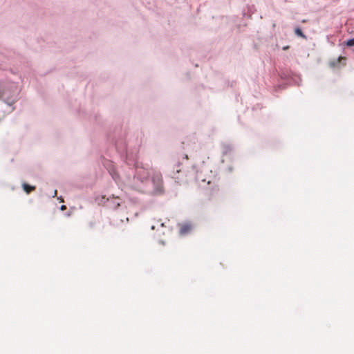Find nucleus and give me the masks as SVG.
<instances>
[{
  "mask_svg": "<svg viewBox=\"0 0 354 354\" xmlns=\"http://www.w3.org/2000/svg\"><path fill=\"white\" fill-rule=\"evenodd\" d=\"M185 172L181 169H176L173 171L172 178L176 180L178 183H181L185 180Z\"/></svg>",
  "mask_w": 354,
  "mask_h": 354,
  "instance_id": "nucleus-1",
  "label": "nucleus"
},
{
  "mask_svg": "<svg viewBox=\"0 0 354 354\" xmlns=\"http://www.w3.org/2000/svg\"><path fill=\"white\" fill-rule=\"evenodd\" d=\"M346 65V57L340 56L337 59H335L333 61H330L329 62V66L331 68H336L339 67L340 66H345Z\"/></svg>",
  "mask_w": 354,
  "mask_h": 354,
  "instance_id": "nucleus-2",
  "label": "nucleus"
},
{
  "mask_svg": "<svg viewBox=\"0 0 354 354\" xmlns=\"http://www.w3.org/2000/svg\"><path fill=\"white\" fill-rule=\"evenodd\" d=\"M179 226H180L179 233L181 235H185V234L189 233L192 228V225L190 223H183V224H180Z\"/></svg>",
  "mask_w": 354,
  "mask_h": 354,
  "instance_id": "nucleus-3",
  "label": "nucleus"
},
{
  "mask_svg": "<svg viewBox=\"0 0 354 354\" xmlns=\"http://www.w3.org/2000/svg\"><path fill=\"white\" fill-rule=\"evenodd\" d=\"M23 189L26 194H30L31 192L35 191L36 187L35 186L30 185L27 183L22 185Z\"/></svg>",
  "mask_w": 354,
  "mask_h": 354,
  "instance_id": "nucleus-4",
  "label": "nucleus"
},
{
  "mask_svg": "<svg viewBox=\"0 0 354 354\" xmlns=\"http://www.w3.org/2000/svg\"><path fill=\"white\" fill-rule=\"evenodd\" d=\"M218 191H219L218 186V185L215 186V187L213 188L212 191V192H210V194H209V199H211V198L213 197V196H214L215 194H216Z\"/></svg>",
  "mask_w": 354,
  "mask_h": 354,
  "instance_id": "nucleus-5",
  "label": "nucleus"
},
{
  "mask_svg": "<svg viewBox=\"0 0 354 354\" xmlns=\"http://www.w3.org/2000/svg\"><path fill=\"white\" fill-rule=\"evenodd\" d=\"M295 32L297 35L303 38H306V36L304 35V33L302 32L301 30L299 28H295Z\"/></svg>",
  "mask_w": 354,
  "mask_h": 354,
  "instance_id": "nucleus-6",
  "label": "nucleus"
},
{
  "mask_svg": "<svg viewBox=\"0 0 354 354\" xmlns=\"http://www.w3.org/2000/svg\"><path fill=\"white\" fill-rule=\"evenodd\" d=\"M157 180L158 183H160L162 180L161 174L158 172L155 174V176L153 178V180Z\"/></svg>",
  "mask_w": 354,
  "mask_h": 354,
  "instance_id": "nucleus-7",
  "label": "nucleus"
},
{
  "mask_svg": "<svg viewBox=\"0 0 354 354\" xmlns=\"http://www.w3.org/2000/svg\"><path fill=\"white\" fill-rule=\"evenodd\" d=\"M346 45H347L348 46H354V38L351 39H348V40L346 41Z\"/></svg>",
  "mask_w": 354,
  "mask_h": 354,
  "instance_id": "nucleus-8",
  "label": "nucleus"
},
{
  "mask_svg": "<svg viewBox=\"0 0 354 354\" xmlns=\"http://www.w3.org/2000/svg\"><path fill=\"white\" fill-rule=\"evenodd\" d=\"M4 95V92L0 88V99H1Z\"/></svg>",
  "mask_w": 354,
  "mask_h": 354,
  "instance_id": "nucleus-9",
  "label": "nucleus"
},
{
  "mask_svg": "<svg viewBox=\"0 0 354 354\" xmlns=\"http://www.w3.org/2000/svg\"><path fill=\"white\" fill-rule=\"evenodd\" d=\"M137 189L139 191V192H145V189L142 188V187H138Z\"/></svg>",
  "mask_w": 354,
  "mask_h": 354,
  "instance_id": "nucleus-10",
  "label": "nucleus"
},
{
  "mask_svg": "<svg viewBox=\"0 0 354 354\" xmlns=\"http://www.w3.org/2000/svg\"><path fill=\"white\" fill-rule=\"evenodd\" d=\"M60 209H61V210L63 211V210H65L66 209V205H63L61 206Z\"/></svg>",
  "mask_w": 354,
  "mask_h": 354,
  "instance_id": "nucleus-11",
  "label": "nucleus"
},
{
  "mask_svg": "<svg viewBox=\"0 0 354 354\" xmlns=\"http://www.w3.org/2000/svg\"><path fill=\"white\" fill-rule=\"evenodd\" d=\"M140 173H138V176H137V178H137V179L140 178Z\"/></svg>",
  "mask_w": 354,
  "mask_h": 354,
  "instance_id": "nucleus-12",
  "label": "nucleus"
},
{
  "mask_svg": "<svg viewBox=\"0 0 354 354\" xmlns=\"http://www.w3.org/2000/svg\"><path fill=\"white\" fill-rule=\"evenodd\" d=\"M145 180H147V178H148V172H147V176L145 177Z\"/></svg>",
  "mask_w": 354,
  "mask_h": 354,
  "instance_id": "nucleus-13",
  "label": "nucleus"
},
{
  "mask_svg": "<svg viewBox=\"0 0 354 354\" xmlns=\"http://www.w3.org/2000/svg\"><path fill=\"white\" fill-rule=\"evenodd\" d=\"M288 46H286V47L283 48L284 50L288 49Z\"/></svg>",
  "mask_w": 354,
  "mask_h": 354,
  "instance_id": "nucleus-14",
  "label": "nucleus"
}]
</instances>
